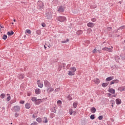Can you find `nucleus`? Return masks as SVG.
Masks as SVG:
<instances>
[{"label": "nucleus", "mask_w": 125, "mask_h": 125, "mask_svg": "<svg viewBox=\"0 0 125 125\" xmlns=\"http://www.w3.org/2000/svg\"><path fill=\"white\" fill-rule=\"evenodd\" d=\"M36 33L37 34V35H40L41 34V30H37L36 31Z\"/></svg>", "instance_id": "44"}, {"label": "nucleus", "mask_w": 125, "mask_h": 125, "mask_svg": "<svg viewBox=\"0 0 125 125\" xmlns=\"http://www.w3.org/2000/svg\"><path fill=\"white\" fill-rule=\"evenodd\" d=\"M94 82L95 83H97V84H98V83H100V81L98 79H96L94 80Z\"/></svg>", "instance_id": "23"}, {"label": "nucleus", "mask_w": 125, "mask_h": 125, "mask_svg": "<svg viewBox=\"0 0 125 125\" xmlns=\"http://www.w3.org/2000/svg\"><path fill=\"white\" fill-rule=\"evenodd\" d=\"M107 30H108V31H111V30H112V27H107Z\"/></svg>", "instance_id": "53"}, {"label": "nucleus", "mask_w": 125, "mask_h": 125, "mask_svg": "<svg viewBox=\"0 0 125 125\" xmlns=\"http://www.w3.org/2000/svg\"><path fill=\"white\" fill-rule=\"evenodd\" d=\"M108 92H110V93H112V94H115V93H116V91H115V89H114L113 88H109Z\"/></svg>", "instance_id": "11"}, {"label": "nucleus", "mask_w": 125, "mask_h": 125, "mask_svg": "<svg viewBox=\"0 0 125 125\" xmlns=\"http://www.w3.org/2000/svg\"><path fill=\"white\" fill-rule=\"evenodd\" d=\"M54 117H55V114H54V113H51L50 114V118L51 119H53V118H54Z\"/></svg>", "instance_id": "38"}, {"label": "nucleus", "mask_w": 125, "mask_h": 125, "mask_svg": "<svg viewBox=\"0 0 125 125\" xmlns=\"http://www.w3.org/2000/svg\"><path fill=\"white\" fill-rule=\"evenodd\" d=\"M70 70L71 71V72H73V73H75V72L77 71V69L75 68V67H71Z\"/></svg>", "instance_id": "19"}, {"label": "nucleus", "mask_w": 125, "mask_h": 125, "mask_svg": "<svg viewBox=\"0 0 125 125\" xmlns=\"http://www.w3.org/2000/svg\"><path fill=\"white\" fill-rule=\"evenodd\" d=\"M51 111L53 113H55L56 114V109H55V107H52L51 108Z\"/></svg>", "instance_id": "25"}, {"label": "nucleus", "mask_w": 125, "mask_h": 125, "mask_svg": "<svg viewBox=\"0 0 125 125\" xmlns=\"http://www.w3.org/2000/svg\"><path fill=\"white\" fill-rule=\"evenodd\" d=\"M65 11V8L62 6H60L58 10L59 12H64Z\"/></svg>", "instance_id": "6"}, {"label": "nucleus", "mask_w": 125, "mask_h": 125, "mask_svg": "<svg viewBox=\"0 0 125 125\" xmlns=\"http://www.w3.org/2000/svg\"><path fill=\"white\" fill-rule=\"evenodd\" d=\"M69 41L70 40L69 39H67L66 41H62L61 42L62 43H66V42H69Z\"/></svg>", "instance_id": "32"}, {"label": "nucleus", "mask_w": 125, "mask_h": 125, "mask_svg": "<svg viewBox=\"0 0 125 125\" xmlns=\"http://www.w3.org/2000/svg\"><path fill=\"white\" fill-rule=\"evenodd\" d=\"M0 98H1V99H3V98H4V97H5V94L2 93L0 95Z\"/></svg>", "instance_id": "33"}, {"label": "nucleus", "mask_w": 125, "mask_h": 125, "mask_svg": "<svg viewBox=\"0 0 125 125\" xmlns=\"http://www.w3.org/2000/svg\"><path fill=\"white\" fill-rule=\"evenodd\" d=\"M90 111L92 113V114H94V113L96 112V108H95V107H92L90 109Z\"/></svg>", "instance_id": "17"}, {"label": "nucleus", "mask_w": 125, "mask_h": 125, "mask_svg": "<svg viewBox=\"0 0 125 125\" xmlns=\"http://www.w3.org/2000/svg\"><path fill=\"white\" fill-rule=\"evenodd\" d=\"M68 76H74L75 75V72L72 71H69L68 73Z\"/></svg>", "instance_id": "18"}, {"label": "nucleus", "mask_w": 125, "mask_h": 125, "mask_svg": "<svg viewBox=\"0 0 125 125\" xmlns=\"http://www.w3.org/2000/svg\"><path fill=\"white\" fill-rule=\"evenodd\" d=\"M27 96H31V94L30 93H27Z\"/></svg>", "instance_id": "59"}, {"label": "nucleus", "mask_w": 125, "mask_h": 125, "mask_svg": "<svg viewBox=\"0 0 125 125\" xmlns=\"http://www.w3.org/2000/svg\"><path fill=\"white\" fill-rule=\"evenodd\" d=\"M43 119L45 120L43 121V123H44V124H46L48 122L47 120V118L44 117Z\"/></svg>", "instance_id": "30"}, {"label": "nucleus", "mask_w": 125, "mask_h": 125, "mask_svg": "<svg viewBox=\"0 0 125 125\" xmlns=\"http://www.w3.org/2000/svg\"><path fill=\"white\" fill-rule=\"evenodd\" d=\"M61 69H62V66L59 65V68H58V71H59V72L61 71Z\"/></svg>", "instance_id": "40"}, {"label": "nucleus", "mask_w": 125, "mask_h": 125, "mask_svg": "<svg viewBox=\"0 0 125 125\" xmlns=\"http://www.w3.org/2000/svg\"><path fill=\"white\" fill-rule=\"evenodd\" d=\"M115 59L116 62H119V60H120V57L116 56Z\"/></svg>", "instance_id": "29"}, {"label": "nucleus", "mask_w": 125, "mask_h": 125, "mask_svg": "<svg viewBox=\"0 0 125 125\" xmlns=\"http://www.w3.org/2000/svg\"><path fill=\"white\" fill-rule=\"evenodd\" d=\"M107 51H108L109 52H113V46H111L110 48H108L107 49Z\"/></svg>", "instance_id": "22"}, {"label": "nucleus", "mask_w": 125, "mask_h": 125, "mask_svg": "<svg viewBox=\"0 0 125 125\" xmlns=\"http://www.w3.org/2000/svg\"><path fill=\"white\" fill-rule=\"evenodd\" d=\"M99 120H100V121H101V120H102L103 119V116H100L98 117Z\"/></svg>", "instance_id": "42"}, {"label": "nucleus", "mask_w": 125, "mask_h": 125, "mask_svg": "<svg viewBox=\"0 0 125 125\" xmlns=\"http://www.w3.org/2000/svg\"><path fill=\"white\" fill-rule=\"evenodd\" d=\"M18 116H19V114H18V113H16L15 114V118H17V117H18Z\"/></svg>", "instance_id": "49"}, {"label": "nucleus", "mask_w": 125, "mask_h": 125, "mask_svg": "<svg viewBox=\"0 0 125 125\" xmlns=\"http://www.w3.org/2000/svg\"><path fill=\"white\" fill-rule=\"evenodd\" d=\"M38 125V123L37 122H34L33 123H32L30 125Z\"/></svg>", "instance_id": "51"}, {"label": "nucleus", "mask_w": 125, "mask_h": 125, "mask_svg": "<svg viewBox=\"0 0 125 125\" xmlns=\"http://www.w3.org/2000/svg\"><path fill=\"white\" fill-rule=\"evenodd\" d=\"M53 90H54L53 88H51L49 90V92H51V91H53Z\"/></svg>", "instance_id": "57"}, {"label": "nucleus", "mask_w": 125, "mask_h": 125, "mask_svg": "<svg viewBox=\"0 0 125 125\" xmlns=\"http://www.w3.org/2000/svg\"><path fill=\"white\" fill-rule=\"evenodd\" d=\"M44 47L45 49H46V46H45V45H44Z\"/></svg>", "instance_id": "61"}, {"label": "nucleus", "mask_w": 125, "mask_h": 125, "mask_svg": "<svg viewBox=\"0 0 125 125\" xmlns=\"http://www.w3.org/2000/svg\"><path fill=\"white\" fill-rule=\"evenodd\" d=\"M36 121L38 122V123H41L42 122V118L39 117L37 118Z\"/></svg>", "instance_id": "34"}, {"label": "nucleus", "mask_w": 125, "mask_h": 125, "mask_svg": "<svg viewBox=\"0 0 125 125\" xmlns=\"http://www.w3.org/2000/svg\"><path fill=\"white\" fill-rule=\"evenodd\" d=\"M18 77L20 80H22L25 78V76L23 74H19Z\"/></svg>", "instance_id": "16"}, {"label": "nucleus", "mask_w": 125, "mask_h": 125, "mask_svg": "<svg viewBox=\"0 0 125 125\" xmlns=\"http://www.w3.org/2000/svg\"><path fill=\"white\" fill-rule=\"evenodd\" d=\"M57 20H58V21H60V22H64V21H66V19L65 17L61 16L58 17L57 18Z\"/></svg>", "instance_id": "4"}, {"label": "nucleus", "mask_w": 125, "mask_h": 125, "mask_svg": "<svg viewBox=\"0 0 125 125\" xmlns=\"http://www.w3.org/2000/svg\"><path fill=\"white\" fill-rule=\"evenodd\" d=\"M44 8V3L41 1H38L37 2V9L42 10Z\"/></svg>", "instance_id": "2"}, {"label": "nucleus", "mask_w": 125, "mask_h": 125, "mask_svg": "<svg viewBox=\"0 0 125 125\" xmlns=\"http://www.w3.org/2000/svg\"><path fill=\"white\" fill-rule=\"evenodd\" d=\"M116 103L117 105H120V104H122V100L120 99H117L116 100Z\"/></svg>", "instance_id": "13"}, {"label": "nucleus", "mask_w": 125, "mask_h": 125, "mask_svg": "<svg viewBox=\"0 0 125 125\" xmlns=\"http://www.w3.org/2000/svg\"><path fill=\"white\" fill-rule=\"evenodd\" d=\"M38 112H35L34 114H33V115H34L35 116H36V117H37V116H38Z\"/></svg>", "instance_id": "54"}, {"label": "nucleus", "mask_w": 125, "mask_h": 125, "mask_svg": "<svg viewBox=\"0 0 125 125\" xmlns=\"http://www.w3.org/2000/svg\"><path fill=\"white\" fill-rule=\"evenodd\" d=\"M2 39H3V40H6V39H7V35H6L5 34L3 35Z\"/></svg>", "instance_id": "36"}, {"label": "nucleus", "mask_w": 125, "mask_h": 125, "mask_svg": "<svg viewBox=\"0 0 125 125\" xmlns=\"http://www.w3.org/2000/svg\"><path fill=\"white\" fill-rule=\"evenodd\" d=\"M37 83L39 87H40V88H42V87H43V83H41L40 80H38Z\"/></svg>", "instance_id": "5"}, {"label": "nucleus", "mask_w": 125, "mask_h": 125, "mask_svg": "<svg viewBox=\"0 0 125 125\" xmlns=\"http://www.w3.org/2000/svg\"><path fill=\"white\" fill-rule=\"evenodd\" d=\"M112 94L110 93H108V96H111Z\"/></svg>", "instance_id": "60"}, {"label": "nucleus", "mask_w": 125, "mask_h": 125, "mask_svg": "<svg viewBox=\"0 0 125 125\" xmlns=\"http://www.w3.org/2000/svg\"><path fill=\"white\" fill-rule=\"evenodd\" d=\"M119 3H120V4H122V2L119 1Z\"/></svg>", "instance_id": "64"}, {"label": "nucleus", "mask_w": 125, "mask_h": 125, "mask_svg": "<svg viewBox=\"0 0 125 125\" xmlns=\"http://www.w3.org/2000/svg\"><path fill=\"white\" fill-rule=\"evenodd\" d=\"M44 85L45 86V87H47V90L48 91L49 90V88H50V86H51V84H50V83H49L47 80H45L44 81Z\"/></svg>", "instance_id": "3"}, {"label": "nucleus", "mask_w": 125, "mask_h": 125, "mask_svg": "<svg viewBox=\"0 0 125 125\" xmlns=\"http://www.w3.org/2000/svg\"><path fill=\"white\" fill-rule=\"evenodd\" d=\"M125 27V26H121L120 27L117 29V30H123V29H124Z\"/></svg>", "instance_id": "41"}, {"label": "nucleus", "mask_w": 125, "mask_h": 125, "mask_svg": "<svg viewBox=\"0 0 125 125\" xmlns=\"http://www.w3.org/2000/svg\"><path fill=\"white\" fill-rule=\"evenodd\" d=\"M67 99H68V100H72V99H73V98H72V97H71V95H70L68 96Z\"/></svg>", "instance_id": "39"}, {"label": "nucleus", "mask_w": 125, "mask_h": 125, "mask_svg": "<svg viewBox=\"0 0 125 125\" xmlns=\"http://www.w3.org/2000/svg\"><path fill=\"white\" fill-rule=\"evenodd\" d=\"M42 99H37L36 100V101L35 103V105H40L42 102Z\"/></svg>", "instance_id": "8"}, {"label": "nucleus", "mask_w": 125, "mask_h": 125, "mask_svg": "<svg viewBox=\"0 0 125 125\" xmlns=\"http://www.w3.org/2000/svg\"><path fill=\"white\" fill-rule=\"evenodd\" d=\"M57 104H59L60 105V104H62V102L60 100H59L57 101Z\"/></svg>", "instance_id": "45"}, {"label": "nucleus", "mask_w": 125, "mask_h": 125, "mask_svg": "<svg viewBox=\"0 0 125 125\" xmlns=\"http://www.w3.org/2000/svg\"><path fill=\"white\" fill-rule=\"evenodd\" d=\"M7 34L8 36H9L10 37L11 36H12V35H13V34H14V32L12 31H8V32H7Z\"/></svg>", "instance_id": "21"}, {"label": "nucleus", "mask_w": 125, "mask_h": 125, "mask_svg": "<svg viewBox=\"0 0 125 125\" xmlns=\"http://www.w3.org/2000/svg\"><path fill=\"white\" fill-rule=\"evenodd\" d=\"M0 28L1 29H3V28H4V27H3V26H1V25H0Z\"/></svg>", "instance_id": "58"}, {"label": "nucleus", "mask_w": 125, "mask_h": 125, "mask_svg": "<svg viewBox=\"0 0 125 125\" xmlns=\"http://www.w3.org/2000/svg\"><path fill=\"white\" fill-rule=\"evenodd\" d=\"M90 118L91 120H94V119H95V116L94 114L91 115L90 116Z\"/></svg>", "instance_id": "35"}, {"label": "nucleus", "mask_w": 125, "mask_h": 125, "mask_svg": "<svg viewBox=\"0 0 125 125\" xmlns=\"http://www.w3.org/2000/svg\"><path fill=\"white\" fill-rule=\"evenodd\" d=\"M37 97H33L31 98L32 101L35 103L37 101Z\"/></svg>", "instance_id": "31"}, {"label": "nucleus", "mask_w": 125, "mask_h": 125, "mask_svg": "<svg viewBox=\"0 0 125 125\" xmlns=\"http://www.w3.org/2000/svg\"><path fill=\"white\" fill-rule=\"evenodd\" d=\"M95 25V24H94L93 22H88L87 24V26L89 27V28H93Z\"/></svg>", "instance_id": "7"}, {"label": "nucleus", "mask_w": 125, "mask_h": 125, "mask_svg": "<svg viewBox=\"0 0 125 125\" xmlns=\"http://www.w3.org/2000/svg\"><path fill=\"white\" fill-rule=\"evenodd\" d=\"M26 33H27V34H31V33H32V32L31 31V30H29V29H27V30H26Z\"/></svg>", "instance_id": "37"}, {"label": "nucleus", "mask_w": 125, "mask_h": 125, "mask_svg": "<svg viewBox=\"0 0 125 125\" xmlns=\"http://www.w3.org/2000/svg\"><path fill=\"white\" fill-rule=\"evenodd\" d=\"M32 118H34V119H36V118H37V117L34 114H33Z\"/></svg>", "instance_id": "56"}, {"label": "nucleus", "mask_w": 125, "mask_h": 125, "mask_svg": "<svg viewBox=\"0 0 125 125\" xmlns=\"http://www.w3.org/2000/svg\"><path fill=\"white\" fill-rule=\"evenodd\" d=\"M38 112H35L34 114H33V115H34L35 116H36V117H37V116H38Z\"/></svg>", "instance_id": "55"}, {"label": "nucleus", "mask_w": 125, "mask_h": 125, "mask_svg": "<svg viewBox=\"0 0 125 125\" xmlns=\"http://www.w3.org/2000/svg\"><path fill=\"white\" fill-rule=\"evenodd\" d=\"M20 104H24V103H25V101H21L20 102Z\"/></svg>", "instance_id": "50"}, {"label": "nucleus", "mask_w": 125, "mask_h": 125, "mask_svg": "<svg viewBox=\"0 0 125 125\" xmlns=\"http://www.w3.org/2000/svg\"><path fill=\"white\" fill-rule=\"evenodd\" d=\"M14 110L16 111V112H19L20 111V106L18 105H16L14 107Z\"/></svg>", "instance_id": "10"}, {"label": "nucleus", "mask_w": 125, "mask_h": 125, "mask_svg": "<svg viewBox=\"0 0 125 125\" xmlns=\"http://www.w3.org/2000/svg\"><path fill=\"white\" fill-rule=\"evenodd\" d=\"M69 114L70 115H73V109H71L69 110Z\"/></svg>", "instance_id": "43"}, {"label": "nucleus", "mask_w": 125, "mask_h": 125, "mask_svg": "<svg viewBox=\"0 0 125 125\" xmlns=\"http://www.w3.org/2000/svg\"><path fill=\"white\" fill-rule=\"evenodd\" d=\"M14 22H16V20L15 19H14Z\"/></svg>", "instance_id": "63"}, {"label": "nucleus", "mask_w": 125, "mask_h": 125, "mask_svg": "<svg viewBox=\"0 0 125 125\" xmlns=\"http://www.w3.org/2000/svg\"><path fill=\"white\" fill-rule=\"evenodd\" d=\"M118 89L119 90V91H125V86L119 87Z\"/></svg>", "instance_id": "14"}, {"label": "nucleus", "mask_w": 125, "mask_h": 125, "mask_svg": "<svg viewBox=\"0 0 125 125\" xmlns=\"http://www.w3.org/2000/svg\"><path fill=\"white\" fill-rule=\"evenodd\" d=\"M42 27H45V26H46L45 23H44V22H42Z\"/></svg>", "instance_id": "52"}, {"label": "nucleus", "mask_w": 125, "mask_h": 125, "mask_svg": "<svg viewBox=\"0 0 125 125\" xmlns=\"http://www.w3.org/2000/svg\"><path fill=\"white\" fill-rule=\"evenodd\" d=\"M118 29H117V31H116L115 33H118Z\"/></svg>", "instance_id": "62"}, {"label": "nucleus", "mask_w": 125, "mask_h": 125, "mask_svg": "<svg viewBox=\"0 0 125 125\" xmlns=\"http://www.w3.org/2000/svg\"><path fill=\"white\" fill-rule=\"evenodd\" d=\"M97 52V49L96 48H95L93 51V53H96Z\"/></svg>", "instance_id": "46"}, {"label": "nucleus", "mask_w": 125, "mask_h": 125, "mask_svg": "<svg viewBox=\"0 0 125 125\" xmlns=\"http://www.w3.org/2000/svg\"><path fill=\"white\" fill-rule=\"evenodd\" d=\"M91 21H92V22H96V19H94V18L92 19H91Z\"/></svg>", "instance_id": "48"}, {"label": "nucleus", "mask_w": 125, "mask_h": 125, "mask_svg": "<svg viewBox=\"0 0 125 125\" xmlns=\"http://www.w3.org/2000/svg\"><path fill=\"white\" fill-rule=\"evenodd\" d=\"M112 80H114V77L113 76H110L109 77H107L105 79V82H110V81H112Z\"/></svg>", "instance_id": "12"}, {"label": "nucleus", "mask_w": 125, "mask_h": 125, "mask_svg": "<svg viewBox=\"0 0 125 125\" xmlns=\"http://www.w3.org/2000/svg\"><path fill=\"white\" fill-rule=\"evenodd\" d=\"M120 81L118 79L114 80L110 82V85L114 84V83H118Z\"/></svg>", "instance_id": "9"}, {"label": "nucleus", "mask_w": 125, "mask_h": 125, "mask_svg": "<svg viewBox=\"0 0 125 125\" xmlns=\"http://www.w3.org/2000/svg\"><path fill=\"white\" fill-rule=\"evenodd\" d=\"M8 97L6 99L7 101H10V100L11 99V97H10V94H7Z\"/></svg>", "instance_id": "24"}, {"label": "nucleus", "mask_w": 125, "mask_h": 125, "mask_svg": "<svg viewBox=\"0 0 125 125\" xmlns=\"http://www.w3.org/2000/svg\"><path fill=\"white\" fill-rule=\"evenodd\" d=\"M35 92L36 94H41V91L40 89L37 88L35 89Z\"/></svg>", "instance_id": "15"}, {"label": "nucleus", "mask_w": 125, "mask_h": 125, "mask_svg": "<svg viewBox=\"0 0 125 125\" xmlns=\"http://www.w3.org/2000/svg\"><path fill=\"white\" fill-rule=\"evenodd\" d=\"M108 84H109L108 83H104L102 84V86H103V87H106V86H107Z\"/></svg>", "instance_id": "28"}, {"label": "nucleus", "mask_w": 125, "mask_h": 125, "mask_svg": "<svg viewBox=\"0 0 125 125\" xmlns=\"http://www.w3.org/2000/svg\"><path fill=\"white\" fill-rule=\"evenodd\" d=\"M83 34V31L82 30H78L77 32V35H78V36H80V35H82Z\"/></svg>", "instance_id": "26"}, {"label": "nucleus", "mask_w": 125, "mask_h": 125, "mask_svg": "<svg viewBox=\"0 0 125 125\" xmlns=\"http://www.w3.org/2000/svg\"><path fill=\"white\" fill-rule=\"evenodd\" d=\"M108 49V47H104L102 49V50L106 51H107V50Z\"/></svg>", "instance_id": "47"}, {"label": "nucleus", "mask_w": 125, "mask_h": 125, "mask_svg": "<svg viewBox=\"0 0 125 125\" xmlns=\"http://www.w3.org/2000/svg\"><path fill=\"white\" fill-rule=\"evenodd\" d=\"M45 15V17L46 18V19H51V18H52V12H51L49 9H48L46 10Z\"/></svg>", "instance_id": "1"}, {"label": "nucleus", "mask_w": 125, "mask_h": 125, "mask_svg": "<svg viewBox=\"0 0 125 125\" xmlns=\"http://www.w3.org/2000/svg\"><path fill=\"white\" fill-rule=\"evenodd\" d=\"M77 106H78L77 102H75L73 104V106L74 108V109H76V108H77Z\"/></svg>", "instance_id": "27"}, {"label": "nucleus", "mask_w": 125, "mask_h": 125, "mask_svg": "<svg viewBox=\"0 0 125 125\" xmlns=\"http://www.w3.org/2000/svg\"><path fill=\"white\" fill-rule=\"evenodd\" d=\"M25 108L26 109H30L31 108V104H25Z\"/></svg>", "instance_id": "20"}]
</instances>
